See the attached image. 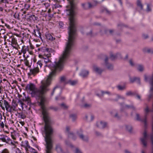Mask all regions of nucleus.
Here are the masks:
<instances>
[{"instance_id":"nucleus-47","label":"nucleus","mask_w":153,"mask_h":153,"mask_svg":"<svg viewBox=\"0 0 153 153\" xmlns=\"http://www.w3.org/2000/svg\"><path fill=\"white\" fill-rule=\"evenodd\" d=\"M129 63L131 66H134V63L131 59L129 61Z\"/></svg>"},{"instance_id":"nucleus-18","label":"nucleus","mask_w":153,"mask_h":153,"mask_svg":"<svg viewBox=\"0 0 153 153\" xmlns=\"http://www.w3.org/2000/svg\"><path fill=\"white\" fill-rule=\"evenodd\" d=\"M21 51L24 54V56H25V54L26 53V52L27 51H29L28 46H23L22 47Z\"/></svg>"},{"instance_id":"nucleus-44","label":"nucleus","mask_w":153,"mask_h":153,"mask_svg":"<svg viewBox=\"0 0 153 153\" xmlns=\"http://www.w3.org/2000/svg\"><path fill=\"white\" fill-rule=\"evenodd\" d=\"M117 56V55H111L110 58L112 60H114L116 58Z\"/></svg>"},{"instance_id":"nucleus-30","label":"nucleus","mask_w":153,"mask_h":153,"mask_svg":"<svg viewBox=\"0 0 153 153\" xmlns=\"http://www.w3.org/2000/svg\"><path fill=\"white\" fill-rule=\"evenodd\" d=\"M24 63L26 66L28 67L29 68L31 67V65H29V61L27 59H24Z\"/></svg>"},{"instance_id":"nucleus-31","label":"nucleus","mask_w":153,"mask_h":153,"mask_svg":"<svg viewBox=\"0 0 153 153\" xmlns=\"http://www.w3.org/2000/svg\"><path fill=\"white\" fill-rule=\"evenodd\" d=\"M70 118L73 121H74L76 118V116L75 114H71L70 116Z\"/></svg>"},{"instance_id":"nucleus-10","label":"nucleus","mask_w":153,"mask_h":153,"mask_svg":"<svg viewBox=\"0 0 153 153\" xmlns=\"http://www.w3.org/2000/svg\"><path fill=\"white\" fill-rule=\"evenodd\" d=\"M97 126L99 128H103L106 126V124L104 122H99L97 123Z\"/></svg>"},{"instance_id":"nucleus-40","label":"nucleus","mask_w":153,"mask_h":153,"mask_svg":"<svg viewBox=\"0 0 153 153\" xmlns=\"http://www.w3.org/2000/svg\"><path fill=\"white\" fill-rule=\"evenodd\" d=\"M117 88L119 90H123L125 88V87L124 86L118 85L117 86Z\"/></svg>"},{"instance_id":"nucleus-28","label":"nucleus","mask_w":153,"mask_h":153,"mask_svg":"<svg viewBox=\"0 0 153 153\" xmlns=\"http://www.w3.org/2000/svg\"><path fill=\"white\" fill-rule=\"evenodd\" d=\"M23 100L24 101L27 102L28 103L30 102V99L28 97H25L24 98H23Z\"/></svg>"},{"instance_id":"nucleus-58","label":"nucleus","mask_w":153,"mask_h":153,"mask_svg":"<svg viewBox=\"0 0 153 153\" xmlns=\"http://www.w3.org/2000/svg\"><path fill=\"white\" fill-rule=\"evenodd\" d=\"M19 123L22 126H23L25 124V123L24 122L20 121L19 122Z\"/></svg>"},{"instance_id":"nucleus-3","label":"nucleus","mask_w":153,"mask_h":153,"mask_svg":"<svg viewBox=\"0 0 153 153\" xmlns=\"http://www.w3.org/2000/svg\"><path fill=\"white\" fill-rule=\"evenodd\" d=\"M9 104L10 103L4 99H2L0 100V106L3 110H4L5 108L6 110L9 106Z\"/></svg>"},{"instance_id":"nucleus-8","label":"nucleus","mask_w":153,"mask_h":153,"mask_svg":"<svg viewBox=\"0 0 153 153\" xmlns=\"http://www.w3.org/2000/svg\"><path fill=\"white\" fill-rule=\"evenodd\" d=\"M39 71V69L36 67H34L33 68L30 70L29 74L35 76L38 73Z\"/></svg>"},{"instance_id":"nucleus-19","label":"nucleus","mask_w":153,"mask_h":153,"mask_svg":"<svg viewBox=\"0 0 153 153\" xmlns=\"http://www.w3.org/2000/svg\"><path fill=\"white\" fill-rule=\"evenodd\" d=\"M68 80H67L65 76H62L60 77V81L65 84L68 83Z\"/></svg>"},{"instance_id":"nucleus-16","label":"nucleus","mask_w":153,"mask_h":153,"mask_svg":"<svg viewBox=\"0 0 153 153\" xmlns=\"http://www.w3.org/2000/svg\"><path fill=\"white\" fill-rule=\"evenodd\" d=\"M34 34L36 37L41 39V34L39 30H34Z\"/></svg>"},{"instance_id":"nucleus-15","label":"nucleus","mask_w":153,"mask_h":153,"mask_svg":"<svg viewBox=\"0 0 153 153\" xmlns=\"http://www.w3.org/2000/svg\"><path fill=\"white\" fill-rule=\"evenodd\" d=\"M45 36L47 39L50 41H53L55 39V38H53V36L49 33H46Z\"/></svg>"},{"instance_id":"nucleus-61","label":"nucleus","mask_w":153,"mask_h":153,"mask_svg":"<svg viewBox=\"0 0 153 153\" xmlns=\"http://www.w3.org/2000/svg\"><path fill=\"white\" fill-rule=\"evenodd\" d=\"M19 102L20 104H21V106L22 107V108H23V105H24V103L21 101H20Z\"/></svg>"},{"instance_id":"nucleus-64","label":"nucleus","mask_w":153,"mask_h":153,"mask_svg":"<svg viewBox=\"0 0 153 153\" xmlns=\"http://www.w3.org/2000/svg\"><path fill=\"white\" fill-rule=\"evenodd\" d=\"M152 132L153 133V116L152 117Z\"/></svg>"},{"instance_id":"nucleus-36","label":"nucleus","mask_w":153,"mask_h":153,"mask_svg":"<svg viewBox=\"0 0 153 153\" xmlns=\"http://www.w3.org/2000/svg\"><path fill=\"white\" fill-rule=\"evenodd\" d=\"M136 120H137L139 121H142L144 123V122H143V120H144V119L143 120H141L140 118V115L139 114L137 113L136 114Z\"/></svg>"},{"instance_id":"nucleus-51","label":"nucleus","mask_w":153,"mask_h":153,"mask_svg":"<svg viewBox=\"0 0 153 153\" xmlns=\"http://www.w3.org/2000/svg\"><path fill=\"white\" fill-rule=\"evenodd\" d=\"M143 38L146 39L148 37V35L146 34H143Z\"/></svg>"},{"instance_id":"nucleus-13","label":"nucleus","mask_w":153,"mask_h":153,"mask_svg":"<svg viewBox=\"0 0 153 153\" xmlns=\"http://www.w3.org/2000/svg\"><path fill=\"white\" fill-rule=\"evenodd\" d=\"M108 59L107 57H106L105 60L106 66L108 70H111L113 69V66L112 65L107 63V61H108Z\"/></svg>"},{"instance_id":"nucleus-33","label":"nucleus","mask_w":153,"mask_h":153,"mask_svg":"<svg viewBox=\"0 0 153 153\" xmlns=\"http://www.w3.org/2000/svg\"><path fill=\"white\" fill-rule=\"evenodd\" d=\"M102 96H104L105 95L107 94L108 95H110L111 94L110 92L109 91H102Z\"/></svg>"},{"instance_id":"nucleus-2","label":"nucleus","mask_w":153,"mask_h":153,"mask_svg":"<svg viewBox=\"0 0 153 153\" xmlns=\"http://www.w3.org/2000/svg\"><path fill=\"white\" fill-rule=\"evenodd\" d=\"M143 135V137H141L140 139L141 143L143 145V147H146L147 146L148 137L146 130L144 131Z\"/></svg>"},{"instance_id":"nucleus-52","label":"nucleus","mask_w":153,"mask_h":153,"mask_svg":"<svg viewBox=\"0 0 153 153\" xmlns=\"http://www.w3.org/2000/svg\"><path fill=\"white\" fill-rule=\"evenodd\" d=\"M126 107L128 108H132L133 109H135V107L133 105H131V106H129L128 105H126Z\"/></svg>"},{"instance_id":"nucleus-46","label":"nucleus","mask_w":153,"mask_h":153,"mask_svg":"<svg viewBox=\"0 0 153 153\" xmlns=\"http://www.w3.org/2000/svg\"><path fill=\"white\" fill-rule=\"evenodd\" d=\"M20 117L21 118L24 119L26 117V116L24 114L21 113L20 115Z\"/></svg>"},{"instance_id":"nucleus-29","label":"nucleus","mask_w":153,"mask_h":153,"mask_svg":"<svg viewBox=\"0 0 153 153\" xmlns=\"http://www.w3.org/2000/svg\"><path fill=\"white\" fill-rule=\"evenodd\" d=\"M130 82L132 83L136 81L137 80L138 81V82L140 81V79L139 78H137L136 77H134L133 78H130Z\"/></svg>"},{"instance_id":"nucleus-25","label":"nucleus","mask_w":153,"mask_h":153,"mask_svg":"<svg viewBox=\"0 0 153 153\" xmlns=\"http://www.w3.org/2000/svg\"><path fill=\"white\" fill-rule=\"evenodd\" d=\"M56 149L58 153H61L62 152V149L59 146L57 145L56 146Z\"/></svg>"},{"instance_id":"nucleus-54","label":"nucleus","mask_w":153,"mask_h":153,"mask_svg":"<svg viewBox=\"0 0 153 153\" xmlns=\"http://www.w3.org/2000/svg\"><path fill=\"white\" fill-rule=\"evenodd\" d=\"M104 0H97L96 1H95V2L96 3H99L100 2H101L103 1Z\"/></svg>"},{"instance_id":"nucleus-7","label":"nucleus","mask_w":153,"mask_h":153,"mask_svg":"<svg viewBox=\"0 0 153 153\" xmlns=\"http://www.w3.org/2000/svg\"><path fill=\"white\" fill-rule=\"evenodd\" d=\"M51 50V48H45L43 49L44 54L42 56L51 57V56L50 51Z\"/></svg>"},{"instance_id":"nucleus-56","label":"nucleus","mask_w":153,"mask_h":153,"mask_svg":"<svg viewBox=\"0 0 153 153\" xmlns=\"http://www.w3.org/2000/svg\"><path fill=\"white\" fill-rule=\"evenodd\" d=\"M51 12V10L50 9H49L48 11V15L49 16L51 17V15L50 13Z\"/></svg>"},{"instance_id":"nucleus-39","label":"nucleus","mask_w":153,"mask_h":153,"mask_svg":"<svg viewBox=\"0 0 153 153\" xmlns=\"http://www.w3.org/2000/svg\"><path fill=\"white\" fill-rule=\"evenodd\" d=\"M150 137L152 146H153V133L152 132V134L150 135Z\"/></svg>"},{"instance_id":"nucleus-48","label":"nucleus","mask_w":153,"mask_h":153,"mask_svg":"<svg viewBox=\"0 0 153 153\" xmlns=\"http://www.w3.org/2000/svg\"><path fill=\"white\" fill-rule=\"evenodd\" d=\"M59 25L60 27H62L63 26L64 24L62 22H59Z\"/></svg>"},{"instance_id":"nucleus-55","label":"nucleus","mask_w":153,"mask_h":153,"mask_svg":"<svg viewBox=\"0 0 153 153\" xmlns=\"http://www.w3.org/2000/svg\"><path fill=\"white\" fill-rule=\"evenodd\" d=\"M13 46V47L15 48H16L18 46V45L17 44H11Z\"/></svg>"},{"instance_id":"nucleus-42","label":"nucleus","mask_w":153,"mask_h":153,"mask_svg":"<svg viewBox=\"0 0 153 153\" xmlns=\"http://www.w3.org/2000/svg\"><path fill=\"white\" fill-rule=\"evenodd\" d=\"M91 105L87 103H85L83 105V107L85 108H88L90 107Z\"/></svg>"},{"instance_id":"nucleus-49","label":"nucleus","mask_w":153,"mask_h":153,"mask_svg":"<svg viewBox=\"0 0 153 153\" xmlns=\"http://www.w3.org/2000/svg\"><path fill=\"white\" fill-rule=\"evenodd\" d=\"M7 2V0H0V4Z\"/></svg>"},{"instance_id":"nucleus-11","label":"nucleus","mask_w":153,"mask_h":153,"mask_svg":"<svg viewBox=\"0 0 153 153\" xmlns=\"http://www.w3.org/2000/svg\"><path fill=\"white\" fill-rule=\"evenodd\" d=\"M93 70L97 73L100 74L103 71V70L97 66L94 65L93 67Z\"/></svg>"},{"instance_id":"nucleus-24","label":"nucleus","mask_w":153,"mask_h":153,"mask_svg":"<svg viewBox=\"0 0 153 153\" xmlns=\"http://www.w3.org/2000/svg\"><path fill=\"white\" fill-rule=\"evenodd\" d=\"M11 40V44H17V41L14 37H13L10 38Z\"/></svg>"},{"instance_id":"nucleus-1","label":"nucleus","mask_w":153,"mask_h":153,"mask_svg":"<svg viewBox=\"0 0 153 153\" xmlns=\"http://www.w3.org/2000/svg\"><path fill=\"white\" fill-rule=\"evenodd\" d=\"M76 28H69L68 42L64 51L57 62H55V64L51 67V72L48 78L42 81V85L39 89L36 88L33 83L27 84L25 89L29 91L32 95L36 97L37 100L39 105L41 106L43 118L45 122L44 137L46 142V148H52L53 141L51 135L53 134V130L51 126L52 121L48 112V109L45 107V104L46 100L44 94L48 91L47 88L50 84L52 78L56 75V72L60 71L62 70L64 64L69 57L74 42L76 35Z\"/></svg>"},{"instance_id":"nucleus-17","label":"nucleus","mask_w":153,"mask_h":153,"mask_svg":"<svg viewBox=\"0 0 153 153\" xmlns=\"http://www.w3.org/2000/svg\"><path fill=\"white\" fill-rule=\"evenodd\" d=\"M42 61H44V62L46 64L51 62V61L50 59H49L50 57L45 56H42Z\"/></svg>"},{"instance_id":"nucleus-6","label":"nucleus","mask_w":153,"mask_h":153,"mask_svg":"<svg viewBox=\"0 0 153 153\" xmlns=\"http://www.w3.org/2000/svg\"><path fill=\"white\" fill-rule=\"evenodd\" d=\"M17 105V104H16L15 105H11L10 104L9 105V106L6 109V110L11 113H14L16 111V109Z\"/></svg>"},{"instance_id":"nucleus-26","label":"nucleus","mask_w":153,"mask_h":153,"mask_svg":"<svg viewBox=\"0 0 153 153\" xmlns=\"http://www.w3.org/2000/svg\"><path fill=\"white\" fill-rule=\"evenodd\" d=\"M27 150L34 152V153H37V152H36V150L30 147V146H29L28 147V148H27Z\"/></svg>"},{"instance_id":"nucleus-50","label":"nucleus","mask_w":153,"mask_h":153,"mask_svg":"<svg viewBox=\"0 0 153 153\" xmlns=\"http://www.w3.org/2000/svg\"><path fill=\"white\" fill-rule=\"evenodd\" d=\"M117 97L118 99H125L124 97L123 96H121L119 95H117Z\"/></svg>"},{"instance_id":"nucleus-23","label":"nucleus","mask_w":153,"mask_h":153,"mask_svg":"<svg viewBox=\"0 0 153 153\" xmlns=\"http://www.w3.org/2000/svg\"><path fill=\"white\" fill-rule=\"evenodd\" d=\"M37 66L36 67L39 69L41 68L42 65V61L40 60L39 61L36 63Z\"/></svg>"},{"instance_id":"nucleus-59","label":"nucleus","mask_w":153,"mask_h":153,"mask_svg":"<svg viewBox=\"0 0 153 153\" xmlns=\"http://www.w3.org/2000/svg\"><path fill=\"white\" fill-rule=\"evenodd\" d=\"M147 10L148 11H149L151 10V9L150 8V6L149 4H147Z\"/></svg>"},{"instance_id":"nucleus-14","label":"nucleus","mask_w":153,"mask_h":153,"mask_svg":"<svg viewBox=\"0 0 153 153\" xmlns=\"http://www.w3.org/2000/svg\"><path fill=\"white\" fill-rule=\"evenodd\" d=\"M83 8L85 9H88L92 7V5L90 3H86L82 4Z\"/></svg>"},{"instance_id":"nucleus-34","label":"nucleus","mask_w":153,"mask_h":153,"mask_svg":"<svg viewBox=\"0 0 153 153\" xmlns=\"http://www.w3.org/2000/svg\"><path fill=\"white\" fill-rule=\"evenodd\" d=\"M126 128L127 130L129 132H131L132 129L131 127L130 126H126Z\"/></svg>"},{"instance_id":"nucleus-35","label":"nucleus","mask_w":153,"mask_h":153,"mask_svg":"<svg viewBox=\"0 0 153 153\" xmlns=\"http://www.w3.org/2000/svg\"><path fill=\"white\" fill-rule=\"evenodd\" d=\"M134 95V93L130 91H127L126 93V95L127 96H131V95Z\"/></svg>"},{"instance_id":"nucleus-37","label":"nucleus","mask_w":153,"mask_h":153,"mask_svg":"<svg viewBox=\"0 0 153 153\" xmlns=\"http://www.w3.org/2000/svg\"><path fill=\"white\" fill-rule=\"evenodd\" d=\"M1 153H10V152L7 149H5L2 150Z\"/></svg>"},{"instance_id":"nucleus-57","label":"nucleus","mask_w":153,"mask_h":153,"mask_svg":"<svg viewBox=\"0 0 153 153\" xmlns=\"http://www.w3.org/2000/svg\"><path fill=\"white\" fill-rule=\"evenodd\" d=\"M57 88H58V89H59V88H58L57 87H55L53 89V92H52V93H51V95H53V94H54V91H55V90L56 89H57Z\"/></svg>"},{"instance_id":"nucleus-53","label":"nucleus","mask_w":153,"mask_h":153,"mask_svg":"<svg viewBox=\"0 0 153 153\" xmlns=\"http://www.w3.org/2000/svg\"><path fill=\"white\" fill-rule=\"evenodd\" d=\"M16 153H22L21 151L18 148L16 150Z\"/></svg>"},{"instance_id":"nucleus-5","label":"nucleus","mask_w":153,"mask_h":153,"mask_svg":"<svg viewBox=\"0 0 153 153\" xmlns=\"http://www.w3.org/2000/svg\"><path fill=\"white\" fill-rule=\"evenodd\" d=\"M2 142L13 146H15V144L17 143V142L16 141H12L8 137L6 136H4V138H2Z\"/></svg>"},{"instance_id":"nucleus-38","label":"nucleus","mask_w":153,"mask_h":153,"mask_svg":"<svg viewBox=\"0 0 153 153\" xmlns=\"http://www.w3.org/2000/svg\"><path fill=\"white\" fill-rule=\"evenodd\" d=\"M4 125L3 122L0 121V129L3 128L4 127Z\"/></svg>"},{"instance_id":"nucleus-32","label":"nucleus","mask_w":153,"mask_h":153,"mask_svg":"<svg viewBox=\"0 0 153 153\" xmlns=\"http://www.w3.org/2000/svg\"><path fill=\"white\" fill-rule=\"evenodd\" d=\"M61 107L64 109H67L68 108V106L65 104L62 103L60 105Z\"/></svg>"},{"instance_id":"nucleus-22","label":"nucleus","mask_w":153,"mask_h":153,"mask_svg":"<svg viewBox=\"0 0 153 153\" xmlns=\"http://www.w3.org/2000/svg\"><path fill=\"white\" fill-rule=\"evenodd\" d=\"M89 72L86 70L83 71L81 73V75L84 77L87 76Z\"/></svg>"},{"instance_id":"nucleus-41","label":"nucleus","mask_w":153,"mask_h":153,"mask_svg":"<svg viewBox=\"0 0 153 153\" xmlns=\"http://www.w3.org/2000/svg\"><path fill=\"white\" fill-rule=\"evenodd\" d=\"M75 153H82L81 151L77 148H75Z\"/></svg>"},{"instance_id":"nucleus-21","label":"nucleus","mask_w":153,"mask_h":153,"mask_svg":"<svg viewBox=\"0 0 153 153\" xmlns=\"http://www.w3.org/2000/svg\"><path fill=\"white\" fill-rule=\"evenodd\" d=\"M137 5L138 7H139L140 10H142L143 8V5L141 2L140 0H137Z\"/></svg>"},{"instance_id":"nucleus-12","label":"nucleus","mask_w":153,"mask_h":153,"mask_svg":"<svg viewBox=\"0 0 153 153\" xmlns=\"http://www.w3.org/2000/svg\"><path fill=\"white\" fill-rule=\"evenodd\" d=\"M70 128L68 126L66 127V131L68 133V136L69 137L72 138L73 140H75L76 138V137L72 133H69Z\"/></svg>"},{"instance_id":"nucleus-63","label":"nucleus","mask_w":153,"mask_h":153,"mask_svg":"<svg viewBox=\"0 0 153 153\" xmlns=\"http://www.w3.org/2000/svg\"><path fill=\"white\" fill-rule=\"evenodd\" d=\"M46 10H42V12H41V14L42 15H44V13L46 12Z\"/></svg>"},{"instance_id":"nucleus-62","label":"nucleus","mask_w":153,"mask_h":153,"mask_svg":"<svg viewBox=\"0 0 153 153\" xmlns=\"http://www.w3.org/2000/svg\"><path fill=\"white\" fill-rule=\"evenodd\" d=\"M9 123L10 124H13L14 123L13 121L11 120H9Z\"/></svg>"},{"instance_id":"nucleus-20","label":"nucleus","mask_w":153,"mask_h":153,"mask_svg":"<svg viewBox=\"0 0 153 153\" xmlns=\"http://www.w3.org/2000/svg\"><path fill=\"white\" fill-rule=\"evenodd\" d=\"M137 70L140 72H142L144 70V67L143 65H138L137 67Z\"/></svg>"},{"instance_id":"nucleus-45","label":"nucleus","mask_w":153,"mask_h":153,"mask_svg":"<svg viewBox=\"0 0 153 153\" xmlns=\"http://www.w3.org/2000/svg\"><path fill=\"white\" fill-rule=\"evenodd\" d=\"M43 4L45 6V7L46 9L48 8L50 6V4L48 3H44Z\"/></svg>"},{"instance_id":"nucleus-9","label":"nucleus","mask_w":153,"mask_h":153,"mask_svg":"<svg viewBox=\"0 0 153 153\" xmlns=\"http://www.w3.org/2000/svg\"><path fill=\"white\" fill-rule=\"evenodd\" d=\"M21 145L22 147L25 148L26 151L30 146L28 141L26 140H23L21 142Z\"/></svg>"},{"instance_id":"nucleus-43","label":"nucleus","mask_w":153,"mask_h":153,"mask_svg":"<svg viewBox=\"0 0 153 153\" xmlns=\"http://www.w3.org/2000/svg\"><path fill=\"white\" fill-rule=\"evenodd\" d=\"M11 137L14 140H16V137L15 135V134L14 133L11 134Z\"/></svg>"},{"instance_id":"nucleus-27","label":"nucleus","mask_w":153,"mask_h":153,"mask_svg":"<svg viewBox=\"0 0 153 153\" xmlns=\"http://www.w3.org/2000/svg\"><path fill=\"white\" fill-rule=\"evenodd\" d=\"M77 83V82L76 81H71L70 80H68V83H69L71 85H76Z\"/></svg>"},{"instance_id":"nucleus-60","label":"nucleus","mask_w":153,"mask_h":153,"mask_svg":"<svg viewBox=\"0 0 153 153\" xmlns=\"http://www.w3.org/2000/svg\"><path fill=\"white\" fill-rule=\"evenodd\" d=\"M102 11L105 12H106V13H109V11L105 8L103 10H102Z\"/></svg>"},{"instance_id":"nucleus-4","label":"nucleus","mask_w":153,"mask_h":153,"mask_svg":"<svg viewBox=\"0 0 153 153\" xmlns=\"http://www.w3.org/2000/svg\"><path fill=\"white\" fill-rule=\"evenodd\" d=\"M83 131L82 129H80L77 132V135L79 137L84 141H87L88 140V138L87 136H85L82 133Z\"/></svg>"}]
</instances>
